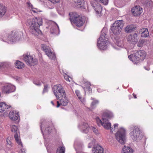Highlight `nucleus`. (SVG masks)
Wrapping results in <instances>:
<instances>
[{"instance_id":"f257e3e1","label":"nucleus","mask_w":153,"mask_h":153,"mask_svg":"<svg viewBox=\"0 0 153 153\" xmlns=\"http://www.w3.org/2000/svg\"><path fill=\"white\" fill-rule=\"evenodd\" d=\"M42 23V19L39 17L28 19L26 22V25L29 27L30 32L35 36L42 34L39 27Z\"/></svg>"},{"instance_id":"f03ea898","label":"nucleus","mask_w":153,"mask_h":153,"mask_svg":"<svg viewBox=\"0 0 153 153\" xmlns=\"http://www.w3.org/2000/svg\"><path fill=\"white\" fill-rule=\"evenodd\" d=\"M146 52L143 50L135 51L128 56L129 59L134 64H137L139 62L143 60L146 58Z\"/></svg>"},{"instance_id":"7ed1b4c3","label":"nucleus","mask_w":153,"mask_h":153,"mask_svg":"<svg viewBox=\"0 0 153 153\" xmlns=\"http://www.w3.org/2000/svg\"><path fill=\"white\" fill-rule=\"evenodd\" d=\"M139 128L136 126H132L129 128V135L132 140L134 141L140 140L143 137Z\"/></svg>"},{"instance_id":"20e7f679","label":"nucleus","mask_w":153,"mask_h":153,"mask_svg":"<svg viewBox=\"0 0 153 153\" xmlns=\"http://www.w3.org/2000/svg\"><path fill=\"white\" fill-rule=\"evenodd\" d=\"M70 20L71 23H73L78 27L82 26L85 21L84 16H79L77 13H70Z\"/></svg>"},{"instance_id":"39448f33","label":"nucleus","mask_w":153,"mask_h":153,"mask_svg":"<svg viewBox=\"0 0 153 153\" xmlns=\"http://www.w3.org/2000/svg\"><path fill=\"white\" fill-rule=\"evenodd\" d=\"M105 33L102 32L97 40V46L101 50H106L108 46V39L105 37Z\"/></svg>"},{"instance_id":"423d86ee","label":"nucleus","mask_w":153,"mask_h":153,"mask_svg":"<svg viewBox=\"0 0 153 153\" xmlns=\"http://www.w3.org/2000/svg\"><path fill=\"white\" fill-rule=\"evenodd\" d=\"M79 127L81 131L84 133H87L91 130L97 135H98L99 133L97 129L92 126L90 127L86 121H82Z\"/></svg>"},{"instance_id":"0eeeda50","label":"nucleus","mask_w":153,"mask_h":153,"mask_svg":"<svg viewBox=\"0 0 153 153\" xmlns=\"http://www.w3.org/2000/svg\"><path fill=\"white\" fill-rule=\"evenodd\" d=\"M124 24L123 20H117L112 25L111 30L113 34L118 35L121 32Z\"/></svg>"},{"instance_id":"6e6552de","label":"nucleus","mask_w":153,"mask_h":153,"mask_svg":"<svg viewBox=\"0 0 153 153\" xmlns=\"http://www.w3.org/2000/svg\"><path fill=\"white\" fill-rule=\"evenodd\" d=\"M126 130L121 128L116 133L115 137L117 140L120 144H124L126 142Z\"/></svg>"},{"instance_id":"1a4fd4ad","label":"nucleus","mask_w":153,"mask_h":153,"mask_svg":"<svg viewBox=\"0 0 153 153\" xmlns=\"http://www.w3.org/2000/svg\"><path fill=\"white\" fill-rule=\"evenodd\" d=\"M91 4L95 11V14L97 16L100 17L102 16L104 10L102 6L97 1L92 0Z\"/></svg>"},{"instance_id":"9d476101","label":"nucleus","mask_w":153,"mask_h":153,"mask_svg":"<svg viewBox=\"0 0 153 153\" xmlns=\"http://www.w3.org/2000/svg\"><path fill=\"white\" fill-rule=\"evenodd\" d=\"M52 89L54 95L59 100H60L61 96L65 94L63 87L60 84L54 85Z\"/></svg>"},{"instance_id":"9b49d317","label":"nucleus","mask_w":153,"mask_h":153,"mask_svg":"<svg viewBox=\"0 0 153 153\" xmlns=\"http://www.w3.org/2000/svg\"><path fill=\"white\" fill-rule=\"evenodd\" d=\"M21 35H19L18 32L13 33L9 35L7 38H4V41H5L8 43H12L15 42L20 39Z\"/></svg>"},{"instance_id":"f8f14e48","label":"nucleus","mask_w":153,"mask_h":153,"mask_svg":"<svg viewBox=\"0 0 153 153\" xmlns=\"http://www.w3.org/2000/svg\"><path fill=\"white\" fill-rule=\"evenodd\" d=\"M95 120L98 126H102L105 129H111V124L110 123L108 122L107 120L102 118V120L98 117H97L95 118Z\"/></svg>"},{"instance_id":"ddd939ff","label":"nucleus","mask_w":153,"mask_h":153,"mask_svg":"<svg viewBox=\"0 0 153 153\" xmlns=\"http://www.w3.org/2000/svg\"><path fill=\"white\" fill-rule=\"evenodd\" d=\"M10 127L11 131L15 133L14 137L16 142L19 145L22 146V143L20 140V137H19V132L18 130V126L14 125H10Z\"/></svg>"},{"instance_id":"4468645a","label":"nucleus","mask_w":153,"mask_h":153,"mask_svg":"<svg viewBox=\"0 0 153 153\" xmlns=\"http://www.w3.org/2000/svg\"><path fill=\"white\" fill-rule=\"evenodd\" d=\"M23 59L26 63L28 65H34L37 63L36 60L33 56L30 55H24Z\"/></svg>"},{"instance_id":"2eb2a0df","label":"nucleus","mask_w":153,"mask_h":153,"mask_svg":"<svg viewBox=\"0 0 153 153\" xmlns=\"http://www.w3.org/2000/svg\"><path fill=\"white\" fill-rule=\"evenodd\" d=\"M40 124V128L41 131L43 134L44 139H45V141L46 140V135H48L51 132V128L47 127L45 128L44 132H43V128H44V127L47 125V123L44 120H42L41 121Z\"/></svg>"},{"instance_id":"dca6fc26","label":"nucleus","mask_w":153,"mask_h":153,"mask_svg":"<svg viewBox=\"0 0 153 153\" xmlns=\"http://www.w3.org/2000/svg\"><path fill=\"white\" fill-rule=\"evenodd\" d=\"M41 48L51 59H55L56 56L54 54L51 52L49 47L45 45L42 44L41 45Z\"/></svg>"},{"instance_id":"f3484780","label":"nucleus","mask_w":153,"mask_h":153,"mask_svg":"<svg viewBox=\"0 0 153 153\" xmlns=\"http://www.w3.org/2000/svg\"><path fill=\"white\" fill-rule=\"evenodd\" d=\"M127 42L130 43L135 44L138 41L139 37L138 34L135 33L129 35L127 37Z\"/></svg>"},{"instance_id":"a211bd4d","label":"nucleus","mask_w":153,"mask_h":153,"mask_svg":"<svg viewBox=\"0 0 153 153\" xmlns=\"http://www.w3.org/2000/svg\"><path fill=\"white\" fill-rule=\"evenodd\" d=\"M15 90V86L10 84L5 85L2 87V92L6 94L13 92Z\"/></svg>"},{"instance_id":"6ab92c4d","label":"nucleus","mask_w":153,"mask_h":153,"mask_svg":"<svg viewBox=\"0 0 153 153\" xmlns=\"http://www.w3.org/2000/svg\"><path fill=\"white\" fill-rule=\"evenodd\" d=\"M131 11L134 16H138L142 13V9L140 6L137 5L131 9Z\"/></svg>"},{"instance_id":"aec40b11","label":"nucleus","mask_w":153,"mask_h":153,"mask_svg":"<svg viewBox=\"0 0 153 153\" xmlns=\"http://www.w3.org/2000/svg\"><path fill=\"white\" fill-rule=\"evenodd\" d=\"M61 99L60 100V102L57 101V107H59L60 105L63 106H65L67 105L68 103V100L67 99L65 95V94H64L63 96H61L60 98Z\"/></svg>"},{"instance_id":"412c9836","label":"nucleus","mask_w":153,"mask_h":153,"mask_svg":"<svg viewBox=\"0 0 153 153\" xmlns=\"http://www.w3.org/2000/svg\"><path fill=\"white\" fill-rule=\"evenodd\" d=\"M83 146L82 143L78 140H76L74 143V147L76 152L82 149Z\"/></svg>"},{"instance_id":"4be33fe9","label":"nucleus","mask_w":153,"mask_h":153,"mask_svg":"<svg viewBox=\"0 0 153 153\" xmlns=\"http://www.w3.org/2000/svg\"><path fill=\"white\" fill-rule=\"evenodd\" d=\"M92 152L93 153H104L103 148L99 145L95 146L93 148Z\"/></svg>"},{"instance_id":"5701e85b","label":"nucleus","mask_w":153,"mask_h":153,"mask_svg":"<svg viewBox=\"0 0 153 153\" xmlns=\"http://www.w3.org/2000/svg\"><path fill=\"white\" fill-rule=\"evenodd\" d=\"M9 117L12 120H16L18 119L19 116L18 113H16L15 111H13L10 112Z\"/></svg>"},{"instance_id":"b1692460","label":"nucleus","mask_w":153,"mask_h":153,"mask_svg":"<svg viewBox=\"0 0 153 153\" xmlns=\"http://www.w3.org/2000/svg\"><path fill=\"white\" fill-rule=\"evenodd\" d=\"M141 36L143 37H147L149 36V32L148 29L146 28H143L139 30Z\"/></svg>"},{"instance_id":"393cba45","label":"nucleus","mask_w":153,"mask_h":153,"mask_svg":"<svg viewBox=\"0 0 153 153\" xmlns=\"http://www.w3.org/2000/svg\"><path fill=\"white\" fill-rule=\"evenodd\" d=\"M10 106L7 105L4 102H1L0 103V112L1 113L5 111V110L8 109Z\"/></svg>"},{"instance_id":"a878e982","label":"nucleus","mask_w":153,"mask_h":153,"mask_svg":"<svg viewBox=\"0 0 153 153\" xmlns=\"http://www.w3.org/2000/svg\"><path fill=\"white\" fill-rule=\"evenodd\" d=\"M75 93L78 99L80 100L81 102L83 105L85 104L86 101L84 97H82L80 95V92L79 90H76Z\"/></svg>"},{"instance_id":"bb28decb","label":"nucleus","mask_w":153,"mask_h":153,"mask_svg":"<svg viewBox=\"0 0 153 153\" xmlns=\"http://www.w3.org/2000/svg\"><path fill=\"white\" fill-rule=\"evenodd\" d=\"M134 150L132 148L124 146L122 149V153H133Z\"/></svg>"},{"instance_id":"cd10ccee","label":"nucleus","mask_w":153,"mask_h":153,"mask_svg":"<svg viewBox=\"0 0 153 153\" xmlns=\"http://www.w3.org/2000/svg\"><path fill=\"white\" fill-rule=\"evenodd\" d=\"M53 26L51 27V33H56V31L59 30V26L55 22H53L52 23Z\"/></svg>"},{"instance_id":"c85d7f7f","label":"nucleus","mask_w":153,"mask_h":153,"mask_svg":"<svg viewBox=\"0 0 153 153\" xmlns=\"http://www.w3.org/2000/svg\"><path fill=\"white\" fill-rule=\"evenodd\" d=\"M74 4L76 7H82L85 4V1L84 0H74Z\"/></svg>"},{"instance_id":"c756f323","label":"nucleus","mask_w":153,"mask_h":153,"mask_svg":"<svg viewBox=\"0 0 153 153\" xmlns=\"http://www.w3.org/2000/svg\"><path fill=\"white\" fill-rule=\"evenodd\" d=\"M1 4L0 3V18L3 16L6 12L5 7Z\"/></svg>"},{"instance_id":"7c9ffc66","label":"nucleus","mask_w":153,"mask_h":153,"mask_svg":"<svg viewBox=\"0 0 153 153\" xmlns=\"http://www.w3.org/2000/svg\"><path fill=\"white\" fill-rule=\"evenodd\" d=\"M103 115L105 117L108 119H110L113 116L112 113L108 111H104L103 113Z\"/></svg>"},{"instance_id":"2f4dec72","label":"nucleus","mask_w":153,"mask_h":153,"mask_svg":"<svg viewBox=\"0 0 153 153\" xmlns=\"http://www.w3.org/2000/svg\"><path fill=\"white\" fill-rule=\"evenodd\" d=\"M134 26L132 25H128L125 28V30L127 33H131L134 30Z\"/></svg>"},{"instance_id":"473e14b6","label":"nucleus","mask_w":153,"mask_h":153,"mask_svg":"<svg viewBox=\"0 0 153 153\" xmlns=\"http://www.w3.org/2000/svg\"><path fill=\"white\" fill-rule=\"evenodd\" d=\"M115 46H117V47L116 46H114L113 47L117 50H119L120 48L122 47L123 46V44L122 43V42L121 41H120L118 40L116 41L115 42Z\"/></svg>"},{"instance_id":"72a5a7b5","label":"nucleus","mask_w":153,"mask_h":153,"mask_svg":"<svg viewBox=\"0 0 153 153\" xmlns=\"http://www.w3.org/2000/svg\"><path fill=\"white\" fill-rule=\"evenodd\" d=\"M91 100H93L91 103V107L92 108H94L98 104L99 101L92 98H91Z\"/></svg>"},{"instance_id":"f704fd0d","label":"nucleus","mask_w":153,"mask_h":153,"mask_svg":"<svg viewBox=\"0 0 153 153\" xmlns=\"http://www.w3.org/2000/svg\"><path fill=\"white\" fill-rule=\"evenodd\" d=\"M15 67L18 69H21L24 67V64L21 62L17 61L16 62Z\"/></svg>"},{"instance_id":"c9c22d12","label":"nucleus","mask_w":153,"mask_h":153,"mask_svg":"<svg viewBox=\"0 0 153 153\" xmlns=\"http://www.w3.org/2000/svg\"><path fill=\"white\" fill-rule=\"evenodd\" d=\"M141 2L146 7L149 6L152 3L151 0H141Z\"/></svg>"},{"instance_id":"e433bc0d","label":"nucleus","mask_w":153,"mask_h":153,"mask_svg":"<svg viewBox=\"0 0 153 153\" xmlns=\"http://www.w3.org/2000/svg\"><path fill=\"white\" fill-rule=\"evenodd\" d=\"M65 148L64 146L58 148L56 151V153H65Z\"/></svg>"},{"instance_id":"4c0bfd02","label":"nucleus","mask_w":153,"mask_h":153,"mask_svg":"<svg viewBox=\"0 0 153 153\" xmlns=\"http://www.w3.org/2000/svg\"><path fill=\"white\" fill-rule=\"evenodd\" d=\"M85 85H86L87 84L88 85V86L87 87V88H84V90L85 92L87 91V89H88V91L89 92V93L91 92V88L90 87V86L91 85L90 83L89 82H87L85 83Z\"/></svg>"},{"instance_id":"58836bf2","label":"nucleus","mask_w":153,"mask_h":153,"mask_svg":"<svg viewBox=\"0 0 153 153\" xmlns=\"http://www.w3.org/2000/svg\"><path fill=\"white\" fill-rule=\"evenodd\" d=\"M91 140L92 141L89 143L88 144V147L89 148H91L95 143V140L93 138H91Z\"/></svg>"},{"instance_id":"ea45409f","label":"nucleus","mask_w":153,"mask_h":153,"mask_svg":"<svg viewBox=\"0 0 153 153\" xmlns=\"http://www.w3.org/2000/svg\"><path fill=\"white\" fill-rule=\"evenodd\" d=\"M27 4L29 8L31 9V10H32V11H33L34 13L36 12V10H34L33 8V5L30 2H27Z\"/></svg>"},{"instance_id":"a19ab883","label":"nucleus","mask_w":153,"mask_h":153,"mask_svg":"<svg viewBox=\"0 0 153 153\" xmlns=\"http://www.w3.org/2000/svg\"><path fill=\"white\" fill-rule=\"evenodd\" d=\"M64 76L65 79V80H66V81H67L70 82L71 80L72 79V78L71 77H70L69 76L67 75L65 73L64 74Z\"/></svg>"},{"instance_id":"79ce46f5","label":"nucleus","mask_w":153,"mask_h":153,"mask_svg":"<svg viewBox=\"0 0 153 153\" xmlns=\"http://www.w3.org/2000/svg\"><path fill=\"white\" fill-rule=\"evenodd\" d=\"M144 42V41L142 39L140 40L137 43V46L139 47L142 46Z\"/></svg>"},{"instance_id":"37998d69","label":"nucleus","mask_w":153,"mask_h":153,"mask_svg":"<svg viewBox=\"0 0 153 153\" xmlns=\"http://www.w3.org/2000/svg\"><path fill=\"white\" fill-rule=\"evenodd\" d=\"M118 124L115 123V124H114V127L112 128L111 127V131H110L111 132H112L114 130L116 129L118 127Z\"/></svg>"},{"instance_id":"c03bdc74","label":"nucleus","mask_w":153,"mask_h":153,"mask_svg":"<svg viewBox=\"0 0 153 153\" xmlns=\"http://www.w3.org/2000/svg\"><path fill=\"white\" fill-rule=\"evenodd\" d=\"M6 144L7 145L10 146L11 144V142L10 141V138L7 137L6 139Z\"/></svg>"},{"instance_id":"a18cd8bd","label":"nucleus","mask_w":153,"mask_h":153,"mask_svg":"<svg viewBox=\"0 0 153 153\" xmlns=\"http://www.w3.org/2000/svg\"><path fill=\"white\" fill-rule=\"evenodd\" d=\"M7 63L6 62H0V68L1 67H6L7 66Z\"/></svg>"},{"instance_id":"49530a36","label":"nucleus","mask_w":153,"mask_h":153,"mask_svg":"<svg viewBox=\"0 0 153 153\" xmlns=\"http://www.w3.org/2000/svg\"><path fill=\"white\" fill-rule=\"evenodd\" d=\"M49 1H51V2L53 4H56V3H58L60 0H48Z\"/></svg>"},{"instance_id":"de8ad7c7","label":"nucleus","mask_w":153,"mask_h":153,"mask_svg":"<svg viewBox=\"0 0 153 153\" xmlns=\"http://www.w3.org/2000/svg\"><path fill=\"white\" fill-rule=\"evenodd\" d=\"M153 64V61L152 60H149L147 62V64L148 66H149L151 64Z\"/></svg>"},{"instance_id":"09e8293b","label":"nucleus","mask_w":153,"mask_h":153,"mask_svg":"<svg viewBox=\"0 0 153 153\" xmlns=\"http://www.w3.org/2000/svg\"><path fill=\"white\" fill-rule=\"evenodd\" d=\"M47 88L48 86L47 85H45L44 86V88L43 91V94L47 91Z\"/></svg>"},{"instance_id":"8fccbe9b","label":"nucleus","mask_w":153,"mask_h":153,"mask_svg":"<svg viewBox=\"0 0 153 153\" xmlns=\"http://www.w3.org/2000/svg\"><path fill=\"white\" fill-rule=\"evenodd\" d=\"M34 84L37 85H40L41 84V83L39 81H34Z\"/></svg>"},{"instance_id":"3c124183","label":"nucleus","mask_w":153,"mask_h":153,"mask_svg":"<svg viewBox=\"0 0 153 153\" xmlns=\"http://www.w3.org/2000/svg\"><path fill=\"white\" fill-rule=\"evenodd\" d=\"M145 69L147 70V71H149L150 70V68L149 67H144Z\"/></svg>"},{"instance_id":"603ef678","label":"nucleus","mask_w":153,"mask_h":153,"mask_svg":"<svg viewBox=\"0 0 153 153\" xmlns=\"http://www.w3.org/2000/svg\"><path fill=\"white\" fill-rule=\"evenodd\" d=\"M97 90L99 92H101L102 91V90L100 88L97 89Z\"/></svg>"},{"instance_id":"864d4df0","label":"nucleus","mask_w":153,"mask_h":153,"mask_svg":"<svg viewBox=\"0 0 153 153\" xmlns=\"http://www.w3.org/2000/svg\"><path fill=\"white\" fill-rule=\"evenodd\" d=\"M133 95L134 97V98H137V97H136V95L135 94H134L133 93Z\"/></svg>"},{"instance_id":"5fc2aeb1","label":"nucleus","mask_w":153,"mask_h":153,"mask_svg":"<svg viewBox=\"0 0 153 153\" xmlns=\"http://www.w3.org/2000/svg\"><path fill=\"white\" fill-rule=\"evenodd\" d=\"M45 145L46 147V148L47 149V143H46V142L45 141Z\"/></svg>"},{"instance_id":"6e6d98bb","label":"nucleus","mask_w":153,"mask_h":153,"mask_svg":"<svg viewBox=\"0 0 153 153\" xmlns=\"http://www.w3.org/2000/svg\"><path fill=\"white\" fill-rule=\"evenodd\" d=\"M51 103H52V104L53 105H54V104L53 103V102L52 101H51Z\"/></svg>"},{"instance_id":"4d7b16f0","label":"nucleus","mask_w":153,"mask_h":153,"mask_svg":"<svg viewBox=\"0 0 153 153\" xmlns=\"http://www.w3.org/2000/svg\"><path fill=\"white\" fill-rule=\"evenodd\" d=\"M49 8H50V7H49Z\"/></svg>"}]
</instances>
